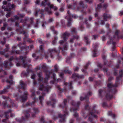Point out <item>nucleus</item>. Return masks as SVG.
Listing matches in <instances>:
<instances>
[{"label":"nucleus","instance_id":"nucleus-1","mask_svg":"<svg viewBox=\"0 0 123 123\" xmlns=\"http://www.w3.org/2000/svg\"><path fill=\"white\" fill-rule=\"evenodd\" d=\"M46 76L45 78L43 79L42 77V74L41 72H40L37 74V75L39 78L38 80L39 82V86L38 89L41 91H43L47 92H49L51 88V86L48 85V80L49 78L51 75H53L54 80L51 81L50 83L51 84H55L58 83L59 81H60V79L56 80V74L53 73L52 72L46 71H44Z\"/></svg>","mask_w":123,"mask_h":123},{"label":"nucleus","instance_id":"nucleus-2","mask_svg":"<svg viewBox=\"0 0 123 123\" xmlns=\"http://www.w3.org/2000/svg\"><path fill=\"white\" fill-rule=\"evenodd\" d=\"M92 95V93L91 92H89L87 95L85 96L84 98H82L81 97H80V100H82L85 98L87 99L86 100V103L87 105H86L85 106V109L86 110H88L89 111L88 114H83V117L84 118L86 119L87 117H88V120L91 123H95L93 121L94 118H97V114H99L100 113V111H99L96 110L95 109V108L96 107V105H93L92 108L90 107L88 105V104L89 103L88 100V97Z\"/></svg>","mask_w":123,"mask_h":123},{"label":"nucleus","instance_id":"nucleus-3","mask_svg":"<svg viewBox=\"0 0 123 123\" xmlns=\"http://www.w3.org/2000/svg\"><path fill=\"white\" fill-rule=\"evenodd\" d=\"M123 76V70H120L119 72V75L117 77L115 85H113L111 83L107 84L108 91L106 92L105 95L106 98L107 99H111L113 98V94L117 92V90L115 88L118 86L119 80Z\"/></svg>","mask_w":123,"mask_h":123},{"label":"nucleus","instance_id":"nucleus-4","mask_svg":"<svg viewBox=\"0 0 123 123\" xmlns=\"http://www.w3.org/2000/svg\"><path fill=\"white\" fill-rule=\"evenodd\" d=\"M26 57L25 56L23 57L20 56L19 58H18L16 57H14L13 56L10 57L9 59V62L6 61L4 63V66L5 68H6L9 63V66L11 67L12 66L13 64L11 62V61L15 59L16 60L15 62L16 63V65L17 66H19L21 65L24 68L28 67V68L31 67V65H28L26 62Z\"/></svg>","mask_w":123,"mask_h":123},{"label":"nucleus","instance_id":"nucleus-5","mask_svg":"<svg viewBox=\"0 0 123 123\" xmlns=\"http://www.w3.org/2000/svg\"><path fill=\"white\" fill-rule=\"evenodd\" d=\"M44 1H42L41 5L42 6H47V7H46L45 8V10L49 14H51L52 12L51 10V9H52L56 11L58 9V8L54 5L50 4L49 1L48 0H44Z\"/></svg>","mask_w":123,"mask_h":123},{"label":"nucleus","instance_id":"nucleus-6","mask_svg":"<svg viewBox=\"0 0 123 123\" xmlns=\"http://www.w3.org/2000/svg\"><path fill=\"white\" fill-rule=\"evenodd\" d=\"M67 99H65L64 100L63 103L62 104L59 105V107L62 108L63 109V112L64 113V115H62L61 114H59L58 115L59 117L61 118L60 120V122H63L65 121V116L69 114L68 113L67 111V107L66 104L67 103Z\"/></svg>","mask_w":123,"mask_h":123},{"label":"nucleus","instance_id":"nucleus-7","mask_svg":"<svg viewBox=\"0 0 123 123\" xmlns=\"http://www.w3.org/2000/svg\"><path fill=\"white\" fill-rule=\"evenodd\" d=\"M16 31L18 32H19L20 34H25V37L23 38L24 42L23 43V44L24 45L25 44V41H26L27 42L30 43L32 41L31 39L28 38L27 34L25 32L23 31L22 27H20L19 29H17Z\"/></svg>","mask_w":123,"mask_h":123},{"label":"nucleus","instance_id":"nucleus-8","mask_svg":"<svg viewBox=\"0 0 123 123\" xmlns=\"http://www.w3.org/2000/svg\"><path fill=\"white\" fill-rule=\"evenodd\" d=\"M5 6L3 5L2 6V7L4 9V11H8L6 15V17L7 18L9 17L11 15V10L12 8H13L15 7V6L13 4L11 5L10 3H8L7 6L5 8Z\"/></svg>","mask_w":123,"mask_h":123},{"label":"nucleus","instance_id":"nucleus-9","mask_svg":"<svg viewBox=\"0 0 123 123\" xmlns=\"http://www.w3.org/2000/svg\"><path fill=\"white\" fill-rule=\"evenodd\" d=\"M2 98L6 100V102H3V106L6 107V106L7 105V107L8 108H10L11 107V105H7V101H9L10 103L12 106L14 107H15V108H17V105L15 104L14 103H13V101L11 100L10 98L8 97H6L5 96H2Z\"/></svg>","mask_w":123,"mask_h":123},{"label":"nucleus","instance_id":"nucleus-10","mask_svg":"<svg viewBox=\"0 0 123 123\" xmlns=\"http://www.w3.org/2000/svg\"><path fill=\"white\" fill-rule=\"evenodd\" d=\"M67 13L68 15L69 18H68V16H67L66 18H67L68 23L67 24V25L68 26H69L71 24V21H72V18L71 17H72L73 18H77V16L75 14L73 15H72L70 14L69 11L68 10L67 11Z\"/></svg>","mask_w":123,"mask_h":123},{"label":"nucleus","instance_id":"nucleus-11","mask_svg":"<svg viewBox=\"0 0 123 123\" xmlns=\"http://www.w3.org/2000/svg\"><path fill=\"white\" fill-rule=\"evenodd\" d=\"M11 110H9L8 111L5 112V114L6 119L3 120H2L3 122H5V123H9L8 121V118L9 117V116L8 115L9 114H10V116L12 117H13L14 116V114L12 113H11Z\"/></svg>","mask_w":123,"mask_h":123},{"label":"nucleus","instance_id":"nucleus-12","mask_svg":"<svg viewBox=\"0 0 123 123\" xmlns=\"http://www.w3.org/2000/svg\"><path fill=\"white\" fill-rule=\"evenodd\" d=\"M26 86V84L23 81L20 80V84L18 87V92H21L22 91H24L25 89Z\"/></svg>","mask_w":123,"mask_h":123},{"label":"nucleus","instance_id":"nucleus-13","mask_svg":"<svg viewBox=\"0 0 123 123\" xmlns=\"http://www.w3.org/2000/svg\"><path fill=\"white\" fill-rule=\"evenodd\" d=\"M30 112V111H25L24 114L25 115V119L24 117H22V119H20L16 118V120L19 123H22L23 121H25L26 119H27L29 117L30 115L28 113Z\"/></svg>","mask_w":123,"mask_h":123},{"label":"nucleus","instance_id":"nucleus-14","mask_svg":"<svg viewBox=\"0 0 123 123\" xmlns=\"http://www.w3.org/2000/svg\"><path fill=\"white\" fill-rule=\"evenodd\" d=\"M34 18L32 17H31V18L30 20H31V22H30V24H26L27 22V21L29 20V18L27 17L25 18V20H21V22L22 23L24 22V25H23V26L26 25L27 26V28H28L31 27V24H32L33 23V21L34 20Z\"/></svg>","mask_w":123,"mask_h":123},{"label":"nucleus","instance_id":"nucleus-15","mask_svg":"<svg viewBox=\"0 0 123 123\" xmlns=\"http://www.w3.org/2000/svg\"><path fill=\"white\" fill-rule=\"evenodd\" d=\"M69 35V34L67 32H65L64 34H62L61 36L62 38H63L64 41L60 40L59 42V43L61 45L65 41L67 40L68 37Z\"/></svg>","mask_w":123,"mask_h":123},{"label":"nucleus","instance_id":"nucleus-16","mask_svg":"<svg viewBox=\"0 0 123 123\" xmlns=\"http://www.w3.org/2000/svg\"><path fill=\"white\" fill-rule=\"evenodd\" d=\"M80 104V102H77L76 104L74 101L72 100V101L71 104L72 105L75 106L76 107H77V108L75 109H73L71 108L70 109V111H73L74 112H75L78 109V106Z\"/></svg>","mask_w":123,"mask_h":123},{"label":"nucleus","instance_id":"nucleus-17","mask_svg":"<svg viewBox=\"0 0 123 123\" xmlns=\"http://www.w3.org/2000/svg\"><path fill=\"white\" fill-rule=\"evenodd\" d=\"M108 6V5L107 3H101L98 4L97 8H96V11H97L100 9L103 8L104 9L106 8Z\"/></svg>","mask_w":123,"mask_h":123},{"label":"nucleus","instance_id":"nucleus-18","mask_svg":"<svg viewBox=\"0 0 123 123\" xmlns=\"http://www.w3.org/2000/svg\"><path fill=\"white\" fill-rule=\"evenodd\" d=\"M72 78L74 80H76L77 79H83L84 76L83 75H79L77 74L74 73L72 74Z\"/></svg>","mask_w":123,"mask_h":123},{"label":"nucleus","instance_id":"nucleus-19","mask_svg":"<svg viewBox=\"0 0 123 123\" xmlns=\"http://www.w3.org/2000/svg\"><path fill=\"white\" fill-rule=\"evenodd\" d=\"M98 44L97 43H95L93 45V54L92 56L93 57H95L97 56L96 52L97 51V49L98 47Z\"/></svg>","mask_w":123,"mask_h":123},{"label":"nucleus","instance_id":"nucleus-20","mask_svg":"<svg viewBox=\"0 0 123 123\" xmlns=\"http://www.w3.org/2000/svg\"><path fill=\"white\" fill-rule=\"evenodd\" d=\"M57 52L56 49H49L48 50V55H50L51 58H53V54L55 52Z\"/></svg>","mask_w":123,"mask_h":123},{"label":"nucleus","instance_id":"nucleus-21","mask_svg":"<svg viewBox=\"0 0 123 123\" xmlns=\"http://www.w3.org/2000/svg\"><path fill=\"white\" fill-rule=\"evenodd\" d=\"M28 94V92L25 91L24 93V95L20 97L21 101L22 102H24L26 101L27 98V95Z\"/></svg>","mask_w":123,"mask_h":123},{"label":"nucleus","instance_id":"nucleus-22","mask_svg":"<svg viewBox=\"0 0 123 123\" xmlns=\"http://www.w3.org/2000/svg\"><path fill=\"white\" fill-rule=\"evenodd\" d=\"M50 99L51 100L52 104L51 103V102L49 101H47V104L48 105H52V107H54L55 103L56 102V100L54 99H52L50 98Z\"/></svg>","mask_w":123,"mask_h":123},{"label":"nucleus","instance_id":"nucleus-23","mask_svg":"<svg viewBox=\"0 0 123 123\" xmlns=\"http://www.w3.org/2000/svg\"><path fill=\"white\" fill-rule=\"evenodd\" d=\"M44 11L43 10H41L40 11L39 10L38 11H36L35 12V15L37 17L38 16V13H40L41 14V15L40 16L41 18H43V17H44V14L43 13V12Z\"/></svg>","mask_w":123,"mask_h":123},{"label":"nucleus","instance_id":"nucleus-24","mask_svg":"<svg viewBox=\"0 0 123 123\" xmlns=\"http://www.w3.org/2000/svg\"><path fill=\"white\" fill-rule=\"evenodd\" d=\"M6 48L4 50V51H0V54L1 55H4L5 53V51L7 52L8 51L9 49V45L8 44H6L5 45Z\"/></svg>","mask_w":123,"mask_h":123},{"label":"nucleus","instance_id":"nucleus-25","mask_svg":"<svg viewBox=\"0 0 123 123\" xmlns=\"http://www.w3.org/2000/svg\"><path fill=\"white\" fill-rule=\"evenodd\" d=\"M115 36H114L113 37H112L111 39H110V41L108 42H107V43L108 44H111V43H112V44L113 45V46H115L116 44V43L114 42H113V40H115Z\"/></svg>","mask_w":123,"mask_h":123},{"label":"nucleus","instance_id":"nucleus-26","mask_svg":"<svg viewBox=\"0 0 123 123\" xmlns=\"http://www.w3.org/2000/svg\"><path fill=\"white\" fill-rule=\"evenodd\" d=\"M104 19L105 21L107 20V18H111V17L110 15L107 14H106L105 13L103 15Z\"/></svg>","mask_w":123,"mask_h":123},{"label":"nucleus","instance_id":"nucleus-27","mask_svg":"<svg viewBox=\"0 0 123 123\" xmlns=\"http://www.w3.org/2000/svg\"><path fill=\"white\" fill-rule=\"evenodd\" d=\"M14 17V19H13V18H11L10 19H8V21H10L12 22H13L14 21H15V19L18 20L19 19V17L17 15L15 16Z\"/></svg>","mask_w":123,"mask_h":123},{"label":"nucleus","instance_id":"nucleus-28","mask_svg":"<svg viewBox=\"0 0 123 123\" xmlns=\"http://www.w3.org/2000/svg\"><path fill=\"white\" fill-rule=\"evenodd\" d=\"M10 87V85L7 86L6 87V88H5L2 91H0V94H4L7 92H8L7 89H8Z\"/></svg>","mask_w":123,"mask_h":123},{"label":"nucleus","instance_id":"nucleus-29","mask_svg":"<svg viewBox=\"0 0 123 123\" xmlns=\"http://www.w3.org/2000/svg\"><path fill=\"white\" fill-rule=\"evenodd\" d=\"M29 72L28 71V69L27 70V72H26L25 71H23L21 74V76L22 77L26 76L29 74Z\"/></svg>","mask_w":123,"mask_h":123},{"label":"nucleus","instance_id":"nucleus-30","mask_svg":"<svg viewBox=\"0 0 123 123\" xmlns=\"http://www.w3.org/2000/svg\"><path fill=\"white\" fill-rule=\"evenodd\" d=\"M33 100L34 101L32 102V103H30L29 102H27L26 104V106H32L34 105L35 103L36 102V99L35 98H33Z\"/></svg>","mask_w":123,"mask_h":123},{"label":"nucleus","instance_id":"nucleus-31","mask_svg":"<svg viewBox=\"0 0 123 123\" xmlns=\"http://www.w3.org/2000/svg\"><path fill=\"white\" fill-rule=\"evenodd\" d=\"M11 54L12 55L15 54V53L17 54H19L21 53V52L19 50H16L15 51L12 50L11 51Z\"/></svg>","mask_w":123,"mask_h":123},{"label":"nucleus","instance_id":"nucleus-32","mask_svg":"<svg viewBox=\"0 0 123 123\" xmlns=\"http://www.w3.org/2000/svg\"><path fill=\"white\" fill-rule=\"evenodd\" d=\"M79 38V37L77 35H76L75 36H74L73 37V38L70 39V42L71 43H73L74 40V39H78Z\"/></svg>","mask_w":123,"mask_h":123},{"label":"nucleus","instance_id":"nucleus-33","mask_svg":"<svg viewBox=\"0 0 123 123\" xmlns=\"http://www.w3.org/2000/svg\"><path fill=\"white\" fill-rule=\"evenodd\" d=\"M76 3L74 4L73 5H68L67 6L68 8L74 9L76 6Z\"/></svg>","mask_w":123,"mask_h":123},{"label":"nucleus","instance_id":"nucleus-34","mask_svg":"<svg viewBox=\"0 0 123 123\" xmlns=\"http://www.w3.org/2000/svg\"><path fill=\"white\" fill-rule=\"evenodd\" d=\"M44 95L43 94L42 96H39V99L40 101V104L41 105H42V101L43 100V97Z\"/></svg>","mask_w":123,"mask_h":123},{"label":"nucleus","instance_id":"nucleus-35","mask_svg":"<svg viewBox=\"0 0 123 123\" xmlns=\"http://www.w3.org/2000/svg\"><path fill=\"white\" fill-rule=\"evenodd\" d=\"M64 84L66 86H68L71 88H72V82H70L69 83H67L65 82L64 81Z\"/></svg>","mask_w":123,"mask_h":123},{"label":"nucleus","instance_id":"nucleus-36","mask_svg":"<svg viewBox=\"0 0 123 123\" xmlns=\"http://www.w3.org/2000/svg\"><path fill=\"white\" fill-rule=\"evenodd\" d=\"M35 76L36 75L35 74H33L31 76V78L34 79L33 81V84L34 85H35L37 84L35 80Z\"/></svg>","mask_w":123,"mask_h":123},{"label":"nucleus","instance_id":"nucleus-37","mask_svg":"<svg viewBox=\"0 0 123 123\" xmlns=\"http://www.w3.org/2000/svg\"><path fill=\"white\" fill-rule=\"evenodd\" d=\"M108 115L109 116H111L112 117L114 118L115 117V115L114 114L112 113V112L111 111H109L108 113Z\"/></svg>","mask_w":123,"mask_h":123},{"label":"nucleus","instance_id":"nucleus-38","mask_svg":"<svg viewBox=\"0 0 123 123\" xmlns=\"http://www.w3.org/2000/svg\"><path fill=\"white\" fill-rule=\"evenodd\" d=\"M44 46L43 45H41L40 46V49L39 51L40 52L43 53V48Z\"/></svg>","mask_w":123,"mask_h":123},{"label":"nucleus","instance_id":"nucleus-39","mask_svg":"<svg viewBox=\"0 0 123 123\" xmlns=\"http://www.w3.org/2000/svg\"><path fill=\"white\" fill-rule=\"evenodd\" d=\"M50 29L53 32V33L54 34H58V32L54 30V26H52L50 27Z\"/></svg>","mask_w":123,"mask_h":123},{"label":"nucleus","instance_id":"nucleus-40","mask_svg":"<svg viewBox=\"0 0 123 123\" xmlns=\"http://www.w3.org/2000/svg\"><path fill=\"white\" fill-rule=\"evenodd\" d=\"M30 91L32 92V96L33 97L35 96V91L34 88H33Z\"/></svg>","mask_w":123,"mask_h":123},{"label":"nucleus","instance_id":"nucleus-41","mask_svg":"<svg viewBox=\"0 0 123 123\" xmlns=\"http://www.w3.org/2000/svg\"><path fill=\"white\" fill-rule=\"evenodd\" d=\"M56 86L57 88L58 89V90L60 92V93H61L63 90H62L60 88V86L58 85H56Z\"/></svg>","mask_w":123,"mask_h":123},{"label":"nucleus","instance_id":"nucleus-42","mask_svg":"<svg viewBox=\"0 0 123 123\" xmlns=\"http://www.w3.org/2000/svg\"><path fill=\"white\" fill-rule=\"evenodd\" d=\"M39 20L38 19L36 20V24L34 25V27L36 28H37L38 25V22L39 21Z\"/></svg>","mask_w":123,"mask_h":123},{"label":"nucleus","instance_id":"nucleus-43","mask_svg":"<svg viewBox=\"0 0 123 123\" xmlns=\"http://www.w3.org/2000/svg\"><path fill=\"white\" fill-rule=\"evenodd\" d=\"M42 68L43 69L46 68V65L45 63H42L41 64Z\"/></svg>","mask_w":123,"mask_h":123},{"label":"nucleus","instance_id":"nucleus-44","mask_svg":"<svg viewBox=\"0 0 123 123\" xmlns=\"http://www.w3.org/2000/svg\"><path fill=\"white\" fill-rule=\"evenodd\" d=\"M71 32L72 33H75L76 32V29L74 28H72L71 30Z\"/></svg>","mask_w":123,"mask_h":123},{"label":"nucleus","instance_id":"nucleus-45","mask_svg":"<svg viewBox=\"0 0 123 123\" xmlns=\"http://www.w3.org/2000/svg\"><path fill=\"white\" fill-rule=\"evenodd\" d=\"M57 37H54V40H53L52 42V44L54 45L56 43V40H57Z\"/></svg>","mask_w":123,"mask_h":123},{"label":"nucleus","instance_id":"nucleus-46","mask_svg":"<svg viewBox=\"0 0 123 123\" xmlns=\"http://www.w3.org/2000/svg\"><path fill=\"white\" fill-rule=\"evenodd\" d=\"M84 38L85 40H86V42L87 44H89L90 42L88 40V38L87 37L85 36L84 37Z\"/></svg>","mask_w":123,"mask_h":123},{"label":"nucleus","instance_id":"nucleus-47","mask_svg":"<svg viewBox=\"0 0 123 123\" xmlns=\"http://www.w3.org/2000/svg\"><path fill=\"white\" fill-rule=\"evenodd\" d=\"M102 58L104 60V64L105 65L106 64V61L105 60V59L106 58V56L105 55H103L102 56Z\"/></svg>","mask_w":123,"mask_h":123},{"label":"nucleus","instance_id":"nucleus-48","mask_svg":"<svg viewBox=\"0 0 123 123\" xmlns=\"http://www.w3.org/2000/svg\"><path fill=\"white\" fill-rule=\"evenodd\" d=\"M64 5L61 6L60 8L59 9V10L60 11L63 12L64 11Z\"/></svg>","mask_w":123,"mask_h":123},{"label":"nucleus","instance_id":"nucleus-49","mask_svg":"<svg viewBox=\"0 0 123 123\" xmlns=\"http://www.w3.org/2000/svg\"><path fill=\"white\" fill-rule=\"evenodd\" d=\"M119 32V31L118 30H117L115 32V36H116L117 38H118V34Z\"/></svg>","mask_w":123,"mask_h":123},{"label":"nucleus","instance_id":"nucleus-50","mask_svg":"<svg viewBox=\"0 0 123 123\" xmlns=\"http://www.w3.org/2000/svg\"><path fill=\"white\" fill-rule=\"evenodd\" d=\"M54 70L56 72H57L58 71V67L56 65H55L54 66Z\"/></svg>","mask_w":123,"mask_h":123},{"label":"nucleus","instance_id":"nucleus-51","mask_svg":"<svg viewBox=\"0 0 123 123\" xmlns=\"http://www.w3.org/2000/svg\"><path fill=\"white\" fill-rule=\"evenodd\" d=\"M103 71L105 73L108 75H109V74H110V73H109V74H108V72H107V69L106 68H104L103 69Z\"/></svg>","mask_w":123,"mask_h":123},{"label":"nucleus","instance_id":"nucleus-52","mask_svg":"<svg viewBox=\"0 0 123 123\" xmlns=\"http://www.w3.org/2000/svg\"><path fill=\"white\" fill-rule=\"evenodd\" d=\"M64 71L65 73H67L68 74H70L71 73V71L69 70H64Z\"/></svg>","mask_w":123,"mask_h":123},{"label":"nucleus","instance_id":"nucleus-53","mask_svg":"<svg viewBox=\"0 0 123 123\" xmlns=\"http://www.w3.org/2000/svg\"><path fill=\"white\" fill-rule=\"evenodd\" d=\"M6 82L7 83H9L10 85H11L14 84V82L12 80L9 81L8 80H6Z\"/></svg>","mask_w":123,"mask_h":123},{"label":"nucleus","instance_id":"nucleus-54","mask_svg":"<svg viewBox=\"0 0 123 123\" xmlns=\"http://www.w3.org/2000/svg\"><path fill=\"white\" fill-rule=\"evenodd\" d=\"M44 118L43 117H42L41 118L40 121L41 123H47L46 122H45L44 121Z\"/></svg>","mask_w":123,"mask_h":123},{"label":"nucleus","instance_id":"nucleus-55","mask_svg":"<svg viewBox=\"0 0 123 123\" xmlns=\"http://www.w3.org/2000/svg\"><path fill=\"white\" fill-rule=\"evenodd\" d=\"M33 110L35 113H37L39 112V111L37 109L34 108Z\"/></svg>","mask_w":123,"mask_h":123},{"label":"nucleus","instance_id":"nucleus-56","mask_svg":"<svg viewBox=\"0 0 123 123\" xmlns=\"http://www.w3.org/2000/svg\"><path fill=\"white\" fill-rule=\"evenodd\" d=\"M3 40L4 41H1V43L3 45L5 44L6 43V38H4Z\"/></svg>","mask_w":123,"mask_h":123},{"label":"nucleus","instance_id":"nucleus-57","mask_svg":"<svg viewBox=\"0 0 123 123\" xmlns=\"http://www.w3.org/2000/svg\"><path fill=\"white\" fill-rule=\"evenodd\" d=\"M23 9L27 13L29 14H30L31 13V11H27V10L26 9L25 7L23 8Z\"/></svg>","mask_w":123,"mask_h":123},{"label":"nucleus","instance_id":"nucleus-58","mask_svg":"<svg viewBox=\"0 0 123 123\" xmlns=\"http://www.w3.org/2000/svg\"><path fill=\"white\" fill-rule=\"evenodd\" d=\"M24 5L25 6V4H27L29 3V1L28 0H24Z\"/></svg>","mask_w":123,"mask_h":123},{"label":"nucleus","instance_id":"nucleus-59","mask_svg":"<svg viewBox=\"0 0 123 123\" xmlns=\"http://www.w3.org/2000/svg\"><path fill=\"white\" fill-rule=\"evenodd\" d=\"M33 46L32 45H30V46H25V47H26V48L29 49L30 50H31V49L33 47Z\"/></svg>","mask_w":123,"mask_h":123},{"label":"nucleus","instance_id":"nucleus-60","mask_svg":"<svg viewBox=\"0 0 123 123\" xmlns=\"http://www.w3.org/2000/svg\"><path fill=\"white\" fill-rule=\"evenodd\" d=\"M90 62H88L87 64H86V65L84 67V68L85 69H86L87 68V67L90 64Z\"/></svg>","mask_w":123,"mask_h":123},{"label":"nucleus","instance_id":"nucleus-61","mask_svg":"<svg viewBox=\"0 0 123 123\" xmlns=\"http://www.w3.org/2000/svg\"><path fill=\"white\" fill-rule=\"evenodd\" d=\"M87 19H86L85 20V23L86 24L87 27L88 28H89L90 27V25L87 23Z\"/></svg>","mask_w":123,"mask_h":123},{"label":"nucleus","instance_id":"nucleus-62","mask_svg":"<svg viewBox=\"0 0 123 123\" xmlns=\"http://www.w3.org/2000/svg\"><path fill=\"white\" fill-rule=\"evenodd\" d=\"M103 91L101 89H100L98 90L99 95L100 97L101 96V94Z\"/></svg>","mask_w":123,"mask_h":123},{"label":"nucleus","instance_id":"nucleus-63","mask_svg":"<svg viewBox=\"0 0 123 123\" xmlns=\"http://www.w3.org/2000/svg\"><path fill=\"white\" fill-rule=\"evenodd\" d=\"M102 106L104 108H105L107 106V105L105 102H104L102 104Z\"/></svg>","mask_w":123,"mask_h":123},{"label":"nucleus","instance_id":"nucleus-64","mask_svg":"<svg viewBox=\"0 0 123 123\" xmlns=\"http://www.w3.org/2000/svg\"><path fill=\"white\" fill-rule=\"evenodd\" d=\"M87 2H88L89 3H92L93 2V0H85Z\"/></svg>","mask_w":123,"mask_h":123}]
</instances>
